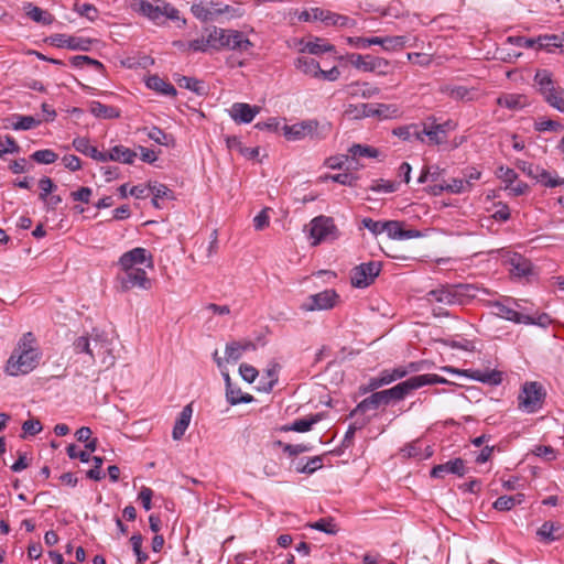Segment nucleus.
Returning <instances> with one entry per match:
<instances>
[{"label": "nucleus", "mask_w": 564, "mask_h": 564, "mask_svg": "<svg viewBox=\"0 0 564 564\" xmlns=\"http://www.w3.org/2000/svg\"><path fill=\"white\" fill-rule=\"evenodd\" d=\"M422 442L420 440H416L406 444L401 449V453L403 454L404 457L416 458L419 460H422Z\"/></svg>", "instance_id": "obj_57"}, {"label": "nucleus", "mask_w": 564, "mask_h": 564, "mask_svg": "<svg viewBox=\"0 0 564 564\" xmlns=\"http://www.w3.org/2000/svg\"><path fill=\"white\" fill-rule=\"evenodd\" d=\"M228 31L229 30L220 29L217 26H214L212 30H209L208 34L206 35V42L209 43V47L217 51L227 47Z\"/></svg>", "instance_id": "obj_27"}, {"label": "nucleus", "mask_w": 564, "mask_h": 564, "mask_svg": "<svg viewBox=\"0 0 564 564\" xmlns=\"http://www.w3.org/2000/svg\"><path fill=\"white\" fill-rule=\"evenodd\" d=\"M348 158L350 159V167L357 171L366 165V162L372 159H379L381 152L371 145L355 143L348 148Z\"/></svg>", "instance_id": "obj_12"}, {"label": "nucleus", "mask_w": 564, "mask_h": 564, "mask_svg": "<svg viewBox=\"0 0 564 564\" xmlns=\"http://www.w3.org/2000/svg\"><path fill=\"white\" fill-rule=\"evenodd\" d=\"M23 10L25 14L36 23L50 25L54 21V18L50 12L41 9L40 7L34 6L31 2H25L23 4Z\"/></svg>", "instance_id": "obj_26"}, {"label": "nucleus", "mask_w": 564, "mask_h": 564, "mask_svg": "<svg viewBox=\"0 0 564 564\" xmlns=\"http://www.w3.org/2000/svg\"><path fill=\"white\" fill-rule=\"evenodd\" d=\"M339 236L340 232L332 217L321 215L313 218L310 223V238L313 240L312 246L334 241L338 239Z\"/></svg>", "instance_id": "obj_7"}, {"label": "nucleus", "mask_w": 564, "mask_h": 564, "mask_svg": "<svg viewBox=\"0 0 564 564\" xmlns=\"http://www.w3.org/2000/svg\"><path fill=\"white\" fill-rule=\"evenodd\" d=\"M477 291L474 284H442L427 293V301L445 305H465L476 297Z\"/></svg>", "instance_id": "obj_2"}, {"label": "nucleus", "mask_w": 564, "mask_h": 564, "mask_svg": "<svg viewBox=\"0 0 564 564\" xmlns=\"http://www.w3.org/2000/svg\"><path fill=\"white\" fill-rule=\"evenodd\" d=\"M419 380L421 387H424L426 384H447L449 381L445 379L444 377H441L436 373H425V375H419Z\"/></svg>", "instance_id": "obj_60"}, {"label": "nucleus", "mask_w": 564, "mask_h": 564, "mask_svg": "<svg viewBox=\"0 0 564 564\" xmlns=\"http://www.w3.org/2000/svg\"><path fill=\"white\" fill-rule=\"evenodd\" d=\"M302 52H306L312 55H322L324 53L336 52L334 45L329 44L326 40L315 37L304 44Z\"/></svg>", "instance_id": "obj_32"}, {"label": "nucleus", "mask_w": 564, "mask_h": 564, "mask_svg": "<svg viewBox=\"0 0 564 564\" xmlns=\"http://www.w3.org/2000/svg\"><path fill=\"white\" fill-rule=\"evenodd\" d=\"M561 529L558 523L552 521H545L538 530L536 534L544 542H553L560 539V535L556 534Z\"/></svg>", "instance_id": "obj_40"}, {"label": "nucleus", "mask_w": 564, "mask_h": 564, "mask_svg": "<svg viewBox=\"0 0 564 564\" xmlns=\"http://www.w3.org/2000/svg\"><path fill=\"white\" fill-rule=\"evenodd\" d=\"M294 66L296 69L314 78L318 77V73L321 69L319 63L314 58L307 56H299L294 61Z\"/></svg>", "instance_id": "obj_33"}, {"label": "nucleus", "mask_w": 564, "mask_h": 564, "mask_svg": "<svg viewBox=\"0 0 564 564\" xmlns=\"http://www.w3.org/2000/svg\"><path fill=\"white\" fill-rule=\"evenodd\" d=\"M517 167L524 173L527 176H550L549 172L542 170L540 172L539 166L534 165L532 162L519 160L517 162Z\"/></svg>", "instance_id": "obj_52"}, {"label": "nucleus", "mask_w": 564, "mask_h": 564, "mask_svg": "<svg viewBox=\"0 0 564 564\" xmlns=\"http://www.w3.org/2000/svg\"><path fill=\"white\" fill-rule=\"evenodd\" d=\"M337 300L338 294L335 290H325L310 296L311 303L307 305L306 310H329L335 306Z\"/></svg>", "instance_id": "obj_20"}, {"label": "nucleus", "mask_w": 564, "mask_h": 564, "mask_svg": "<svg viewBox=\"0 0 564 564\" xmlns=\"http://www.w3.org/2000/svg\"><path fill=\"white\" fill-rule=\"evenodd\" d=\"M563 128L564 127L561 122L546 118H540L534 122V129L539 132L558 131L562 130Z\"/></svg>", "instance_id": "obj_54"}, {"label": "nucleus", "mask_w": 564, "mask_h": 564, "mask_svg": "<svg viewBox=\"0 0 564 564\" xmlns=\"http://www.w3.org/2000/svg\"><path fill=\"white\" fill-rule=\"evenodd\" d=\"M258 112L259 108L257 106H250L249 104L243 102H236L231 107L230 116L236 122L250 123Z\"/></svg>", "instance_id": "obj_21"}, {"label": "nucleus", "mask_w": 564, "mask_h": 564, "mask_svg": "<svg viewBox=\"0 0 564 564\" xmlns=\"http://www.w3.org/2000/svg\"><path fill=\"white\" fill-rule=\"evenodd\" d=\"M384 232L389 238L401 240L402 226L400 221L387 220L384 221Z\"/></svg>", "instance_id": "obj_61"}, {"label": "nucleus", "mask_w": 564, "mask_h": 564, "mask_svg": "<svg viewBox=\"0 0 564 564\" xmlns=\"http://www.w3.org/2000/svg\"><path fill=\"white\" fill-rule=\"evenodd\" d=\"M391 401H395V395L392 388L373 392L371 395L359 402L349 415L354 416L357 413H366L369 410H377L380 405H387Z\"/></svg>", "instance_id": "obj_13"}, {"label": "nucleus", "mask_w": 564, "mask_h": 564, "mask_svg": "<svg viewBox=\"0 0 564 564\" xmlns=\"http://www.w3.org/2000/svg\"><path fill=\"white\" fill-rule=\"evenodd\" d=\"M106 155L112 161L132 164L138 154L128 148L116 145L108 154L106 153Z\"/></svg>", "instance_id": "obj_36"}, {"label": "nucleus", "mask_w": 564, "mask_h": 564, "mask_svg": "<svg viewBox=\"0 0 564 564\" xmlns=\"http://www.w3.org/2000/svg\"><path fill=\"white\" fill-rule=\"evenodd\" d=\"M420 383L419 377L414 376L392 387L395 401H401L412 391L422 388Z\"/></svg>", "instance_id": "obj_30"}, {"label": "nucleus", "mask_w": 564, "mask_h": 564, "mask_svg": "<svg viewBox=\"0 0 564 564\" xmlns=\"http://www.w3.org/2000/svg\"><path fill=\"white\" fill-rule=\"evenodd\" d=\"M227 401L232 404L250 403L253 401V397L249 393H243L240 388L231 386L226 389Z\"/></svg>", "instance_id": "obj_44"}, {"label": "nucleus", "mask_w": 564, "mask_h": 564, "mask_svg": "<svg viewBox=\"0 0 564 564\" xmlns=\"http://www.w3.org/2000/svg\"><path fill=\"white\" fill-rule=\"evenodd\" d=\"M508 42L518 47L536 48V37L509 36Z\"/></svg>", "instance_id": "obj_59"}, {"label": "nucleus", "mask_w": 564, "mask_h": 564, "mask_svg": "<svg viewBox=\"0 0 564 564\" xmlns=\"http://www.w3.org/2000/svg\"><path fill=\"white\" fill-rule=\"evenodd\" d=\"M256 349V345L252 341H231L226 345V360L237 361L241 358L243 351Z\"/></svg>", "instance_id": "obj_28"}, {"label": "nucleus", "mask_w": 564, "mask_h": 564, "mask_svg": "<svg viewBox=\"0 0 564 564\" xmlns=\"http://www.w3.org/2000/svg\"><path fill=\"white\" fill-rule=\"evenodd\" d=\"M131 9L156 24L163 23L167 19H176V9L163 0H155L154 2L132 0Z\"/></svg>", "instance_id": "obj_5"}, {"label": "nucleus", "mask_w": 564, "mask_h": 564, "mask_svg": "<svg viewBox=\"0 0 564 564\" xmlns=\"http://www.w3.org/2000/svg\"><path fill=\"white\" fill-rule=\"evenodd\" d=\"M533 454L544 458L547 462L554 460L556 458L555 449L550 445H538L533 449Z\"/></svg>", "instance_id": "obj_64"}, {"label": "nucleus", "mask_w": 564, "mask_h": 564, "mask_svg": "<svg viewBox=\"0 0 564 564\" xmlns=\"http://www.w3.org/2000/svg\"><path fill=\"white\" fill-rule=\"evenodd\" d=\"M193 415V403L185 405L178 416V440L185 433Z\"/></svg>", "instance_id": "obj_55"}, {"label": "nucleus", "mask_w": 564, "mask_h": 564, "mask_svg": "<svg viewBox=\"0 0 564 564\" xmlns=\"http://www.w3.org/2000/svg\"><path fill=\"white\" fill-rule=\"evenodd\" d=\"M354 88L355 94H359L362 98H371L379 94V88L370 85L369 83H352L350 85Z\"/></svg>", "instance_id": "obj_56"}, {"label": "nucleus", "mask_w": 564, "mask_h": 564, "mask_svg": "<svg viewBox=\"0 0 564 564\" xmlns=\"http://www.w3.org/2000/svg\"><path fill=\"white\" fill-rule=\"evenodd\" d=\"M178 88H185L199 97L207 94V86L205 82L195 77L178 76Z\"/></svg>", "instance_id": "obj_31"}, {"label": "nucleus", "mask_w": 564, "mask_h": 564, "mask_svg": "<svg viewBox=\"0 0 564 564\" xmlns=\"http://www.w3.org/2000/svg\"><path fill=\"white\" fill-rule=\"evenodd\" d=\"M31 162L34 161L40 164H51L57 160V154L50 149L37 150L31 156Z\"/></svg>", "instance_id": "obj_50"}, {"label": "nucleus", "mask_w": 564, "mask_h": 564, "mask_svg": "<svg viewBox=\"0 0 564 564\" xmlns=\"http://www.w3.org/2000/svg\"><path fill=\"white\" fill-rule=\"evenodd\" d=\"M89 111L98 119H117L121 116V111L117 107L97 100L90 102Z\"/></svg>", "instance_id": "obj_25"}, {"label": "nucleus", "mask_w": 564, "mask_h": 564, "mask_svg": "<svg viewBox=\"0 0 564 564\" xmlns=\"http://www.w3.org/2000/svg\"><path fill=\"white\" fill-rule=\"evenodd\" d=\"M318 127L317 120H304L291 126L283 127V134L290 141L302 140L306 135H312Z\"/></svg>", "instance_id": "obj_17"}, {"label": "nucleus", "mask_w": 564, "mask_h": 564, "mask_svg": "<svg viewBox=\"0 0 564 564\" xmlns=\"http://www.w3.org/2000/svg\"><path fill=\"white\" fill-rule=\"evenodd\" d=\"M346 59L357 69L364 72H376L380 75H384L390 66L389 61L383 57L372 55H361L357 53H349L346 55Z\"/></svg>", "instance_id": "obj_10"}, {"label": "nucleus", "mask_w": 564, "mask_h": 564, "mask_svg": "<svg viewBox=\"0 0 564 564\" xmlns=\"http://www.w3.org/2000/svg\"><path fill=\"white\" fill-rule=\"evenodd\" d=\"M421 132V139L420 141H423V135H426L431 143L433 144H441L444 142L445 139V130L443 124H433L431 127H424Z\"/></svg>", "instance_id": "obj_41"}, {"label": "nucleus", "mask_w": 564, "mask_h": 564, "mask_svg": "<svg viewBox=\"0 0 564 564\" xmlns=\"http://www.w3.org/2000/svg\"><path fill=\"white\" fill-rule=\"evenodd\" d=\"M444 91L455 100L470 99V90L465 86H448Z\"/></svg>", "instance_id": "obj_58"}, {"label": "nucleus", "mask_w": 564, "mask_h": 564, "mask_svg": "<svg viewBox=\"0 0 564 564\" xmlns=\"http://www.w3.org/2000/svg\"><path fill=\"white\" fill-rule=\"evenodd\" d=\"M50 39L55 46L67 47L74 51H89L93 44L90 39L68 36L66 34H54Z\"/></svg>", "instance_id": "obj_19"}, {"label": "nucleus", "mask_w": 564, "mask_h": 564, "mask_svg": "<svg viewBox=\"0 0 564 564\" xmlns=\"http://www.w3.org/2000/svg\"><path fill=\"white\" fill-rule=\"evenodd\" d=\"M208 48L210 47L209 43L206 42L205 35L186 43L178 41V51L206 52Z\"/></svg>", "instance_id": "obj_47"}, {"label": "nucleus", "mask_w": 564, "mask_h": 564, "mask_svg": "<svg viewBox=\"0 0 564 564\" xmlns=\"http://www.w3.org/2000/svg\"><path fill=\"white\" fill-rule=\"evenodd\" d=\"M409 41L405 35L383 36L382 50L387 52H394L402 50Z\"/></svg>", "instance_id": "obj_45"}, {"label": "nucleus", "mask_w": 564, "mask_h": 564, "mask_svg": "<svg viewBox=\"0 0 564 564\" xmlns=\"http://www.w3.org/2000/svg\"><path fill=\"white\" fill-rule=\"evenodd\" d=\"M355 118L379 117L382 119L391 118L398 112L392 105L386 104H361L355 107Z\"/></svg>", "instance_id": "obj_16"}, {"label": "nucleus", "mask_w": 564, "mask_h": 564, "mask_svg": "<svg viewBox=\"0 0 564 564\" xmlns=\"http://www.w3.org/2000/svg\"><path fill=\"white\" fill-rule=\"evenodd\" d=\"M536 51H545L546 53L563 52V35L561 34H542L536 37Z\"/></svg>", "instance_id": "obj_22"}, {"label": "nucleus", "mask_w": 564, "mask_h": 564, "mask_svg": "<svg viewBox=\"0 0 564 564\" xmlns=\"http://www.w3.org/2000/svg\"><path fill=\"white\" fill-rule=\"evenodd\" d=\"M510 264L512 267L511 273L520 278L529 275L532 271V263L530 260L523 258L520 254H514L510 259Z\"/></svg>", "instance_id": "obj_38"}, {"label": "nucleus", "mask_w": 564, "mask_h": 564, "mask_svg": "<svg viewBox=\"0 0 564 564\" xmlns=\"http://www.w3.org/2000/svg\"><path fill=\"white\" fill-rule=\"evenodd\" d=\"M319 420H321L319 414L311 415L308 417L297 419V420L293 421L290 426L285 427V430L294 431V432H299V433L308 432L315 423L319 422Z\"/></svg>", "instance_id": "obj_43"}, {"label": "nucleus", "mask_w": 564, "mask_h": 564, "mask_svg": "<svg viewBox=\"0 0 564 564\" xmlns=\"http://www.w3.org/2000/svg\"><path fill=\"white\" fill-rule=\"evenodd\" d=\"M382 264L379 261H369L356 265L350 272L351 285L365 289L371 285L381 271Z\"/></svg>", "instance_id": "obj_9"}, {"label": "nucleus", "mask_w": 564, "mask_h": 564, "mask_svg": "<svg viewBox=\"0 0 564 564\" xmlns=\"http://www.w3.org/2000/svg\"><path fill=\"white\" fill-rule=\"evenodd\" d=\"M76 12L87 18L89 21H95L98 18V10L94 4L83 3L82 6L76 8Z\"/></svg>", "instance_id": "obj_63"}, {"label": "nucleus", "mask_w": 564, "mask_h": 564, "mask_svg": "<svg viewBox=\"0 0 564 564\" xmlns=\"http://www.w3.org/2000/svg\"><path fill=\"white\" fill-rule=\"evenodd\" d=\"M381 375L383 377L386 384H389L398 379L406 377V371L403 370V368H401V366H400L392 370L386 369V370L381 371Z\"/></svg>", "instance_id": "obj_62"}, {"label": "nucleus", "mask_w": 564, "mask_h": 564, "mask_svg": "<svg viewBox=\"0 0 564 564\" xmlns=\"http://www.w3.org/2000/svg\"><path fill=\"white\" fill-rule=\"evenodd\" d=\"M14 120L15 121L12 122V128L14 130H30L41 123L40 119H36L32 116L17 115L14 116Z\"/></svg>", "instance_id": "obj_49"}, {"label": "nucleus", "mask_w": 564, "mask_h": 564, "mask_svg": "<svg viewBox=\"0 0 564 564\" xmlns=\"http://www.w3.org/2000/svg\"><path fill=\"white\" fill-rule=\"evenodd\" d=\"M73 147L76 151L90 156L97 161H106L107 155L104 152L98 151V149L90 144L89 140L84 137H78L73 140Z\"/></svg>", "instance_id": "obj_24"}, {"label": "nucleus", "mask_w": 564, "mask_h": 564, "mask_svg": "<svg viewBox=\"0 0 564 564\" xmlns=\"http://www.w3.org/2000/svg\"><path fill=\"white\" fill-rule=\"evenodd\" d=\"M393 134L404 141H411L413 139L414 140L421 139V132H420L419 126H416V124L398 127V128L393 129Z\"/></svg>", "instance_id": "obj_48"}, {"label": "nucleus", "mask_w": 564, "mask_h": 564, "mask_svg": "<svg viewBox=\"0 0 564 564\" xmlns=\"http://www.w3.org/2000/svg\"><path fill=\"white\" fill-rule=\"evenodd\" d=\"M525 496L523 494H517L514 496H500L496 499L492 507L498 511H509L517 505L524 501Z\"/></svg>", "instance_id": "obj_37"}, {"label": "nucleus", "mask_w": 564, "mask_h": 564, "mask_svg": "<svg viewBox=\"0 0 564 564\" xmlns=\"http://www.w3.org/2000/svg\"><path fill=\"white\" fill-rule=\"evenodd\" d=\"M252 43L245 37L243 33L237 30L228 31V45L227 48L237 51H248Z\"/></svg>", "instance_id": "obj_35"}, {"label": "nucleus", "mask_w": 564, "mask_h": 564, "mask_svg": "<svg viewBox=\"0 0 564 564\" xmlns=\"http://www.w3.org/2000/svg\"><path fill=\"white\" fill-rule=\"evenodd\" d=\"M469 377L491 386H498L502 382V372L498 370H473Z\"/></svg>", "instance_id": "obj_34"}, {"label": "nucleus", "mask_w": 564, "mask_h": 564, "mask_svg": "<svg viewBox=\"0 0 564 564\" xmlns=\"http://www.w3.org/2000/svg\"><path fill=\"white\" fill-rule=\"evenodd\" d=\"M119 265L121 269L141 268V265L153 268L152 256L147 249L137 247L120 257Z\"/></svg>", "instance_id": "obj_14"}, {"label": "nucleus", "mask_w": 564, "mask_h": 564, "mask_svg": "<svg viewBox=\"0 0 564 564\" xmlns=\"http://www.w3.org/2000/svg\"><path fill=\"white\" fill-rule=\"evenodd\" d=\"M350 159L347 154H337L325 160L324 165L330 170L352 171L349 163Z\"/></svg>", "instance_id": "obj_46"}, {"label": "nucleus", "mask_w": 564, "mask_h": 564, "mask_svg": "<svg viewBox=\"0 0 564 564\" xmlns=\"http://www.w3.org/2000/svg\"><path fill=\"white\" fill-rule=\"evenodd\" d=\"M491 306L496 310L495 314L497 316L507 321H511L518 324L531 322V316L521 314L499 301L492 302Z\"/></svg>", "instance_id": "obj_23"}, {"label": "nucleus", "mask_w": 564, "mask_h": 564, "mask_svg": "<svg viewBox=\"0 0 564 564\" xmlns=\"http://www.w3.org/2000/svg\"><path fill=\"white\" fill-rule=\"evenodd\" d=\"M280 366L279 364L274 362L272 364L267 370H265V377L268 378V382H264L261 390L264 392L272 391L273 387L278 383L279 380V372Z\"/></svg>", "instance_id": "obj_53"}, {"label": "nucleus", "mask_w": 564, "mask_h": 564, "mask_svg": "<svg viewBox=\"0 0 564 564\" xmlns=\"http://www.w3.org/2000/svg\"><path fill=\"white\" fill-rule=\"evenodd\" d=\"M505 186L502 187L509 196L518 197L529 192L530 187L520 178H503Z\"/></svg>", "instance_id": "obj_39"}, {"label": "nucleus", "mask_w": 564, "mask_h": 564, "mask_svg": "<svg viewBox=\"0 0 564 564\" xmlns=\"http://www.w3.org/2000/svg\"><path fill=\"white\" fill-rule=\"evenodd\" d=\"M499 106L510 110H520L528 106V99L520 94H506L497 99Z\"/></svg>", "instance_id": "obj_29"}, {"label": "nucleus", "mask_w": 564, "mask_h": 564, "mask_svg": "<svg viewBox=\"0 0 564 564\" xmlns=\"http://www.w3.org/2000/svg\"><path fill=\"white\" fill-rule=\"evenodd\" d=\"M228 8H229L228 6L220 8L217 3H214L213 1H208V2L194 3L191 7V11L195 18L207 22V21H214L216 18H218L220 14H223L225 11H227Z\"/></svg>", "instance_id": "obj_18"}, {"label": "nucleus", "mask_w": 564, "mask_h": 564, "mask_svg": "<svg viewBox=\"0 0 564 564\" xmlns=\"http://www.w3.org/2000/svg\"><path fill=\"white\" fill-rule=\"evenodd\" d=\"M110 345L109 339L104 334H95L91 337H78L74 341V349L76 354H87L93 360L99 357L101 362L109 368L115 365V356L111 352Z\"/></svg>", "instance_id": "obj_3"}, {"label": "nucleus", "mask_w": 564, "mask_h": 564, "mask_svg": "<svg viewBox=\"0 0 564 564\" xmlns=\"http://www.w3.org/2000/svg\"><path fill=\"white\" fill-rule=\"evenodd\" d=\"M323 466V458L322 456H314L311 459H308L305 464H301V462L296 465L295 469L297 473L302 474H313L317 469L322 468Z\"/></svg>", "instance_id": "obj_51"}, {"label": "nucleus", "mask_w": 564, "mask_h": 564, "mask_svg": "<svg viewBox=\"0 0 564 564\" xmlns=\"http://www.w3.org/2000/svg\"><path fill=\"white\" fill-rule=\"evenodd\" d=\"M147 87L163 95H176V89L158 75H152L147 79Z\"/></svg>", "instance_id": "obj_42"}, {"label": "nucleus", "mask_w": 564, "mask_h": 564, "mask_svg": "<svg viewBox=\"0 0 564 564\" xmlns=\"http://www.w3.org/2000/svg\"><path fill=\"white\" fill-rule=\"evenodd\" d=\"M417 184H426V189L434 196L442 195L444 192L451 194H460L469 191L471 184L467 178H451L447 182L445 178H416Z\"/></svg>", "instance_id": "obj_8"}, {"label": "nucleus", "mask_w": 564, "mask_h": 564, "mask_svg": "<svg viewBox=\"0 0 564 564\" xmlns=\"http://www.w3.org/2000/svg\"><path fill=\"white\" fill-rule=\"evenodd\" d=\"M122 273L118 275L120 289L122 291H129L134 288L148 290L151 286V282L147 276V272L143 268H131L121 269Z\"/></svg>", "instance_id": "obj_11"}, {"label": "nucleus", "mask_w": 564, "mask_h": 564, "mask_svg": "<svg viewBox=\"0 0 564 564\" xmlns=\"http://www.w3.org/2000/svg\"><path fill=\"white\" fill-rule=\"evenodd\" d=\"M545 395L542 384L535 381L525 382L518 395V408L525 413H535L542 409Z\"/></svg>", "instance_id": "obj_6"}, {"label": "nucleus", "mask_w": 564, "mask_h": 564, "mask_svg": "<svg viewBox=\"0 0 564 564\" xmlns=\"http://www.w3.org/2000/svg\"><path fill=\"white\" fill-rule=\"evenodd\" d=\"M534 85L543 100L552 108L564 113V88H562L547 69H539L534 75Z\"/></svg>", "instance_id": "obj_4"}, {"label": "nucleus", "mask_w": 564, "mask_h": 564, "mask_svg": "<svg viewBox=\"0 0 564 564\" xmlns=\"http://www.w3.org/2000/svg\"><path fill=\"white\" fill-rule=\"evenodd\" d=\"M468 467L465 460L460 457L451 459L444 464L435 465L431 471V478L443 479L446 475H455L457 477H464L468 473Z\"/></svg>", "instance_id": "obj_15"}, {"label": "nucleus", "mask_w": 564, "mask_h": 564, "mask_svg": "<svg viewBox=\"0 0 564 564\" xmlns=\"http://www.w3.org/2000/svg\"><path fill=\"white\" fill-rule=\"evenodd\" d=\"M34 335L26 333L18 343L17 348L7 361L6 371L10 376H20L31 372L41 359L40 350L34 347Z\"/></svg>", "instance_id": "obj_1"}]
</instances>
